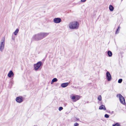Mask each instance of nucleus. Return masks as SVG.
Masks as SVG:
<instances>
[{
    "instance_id": "6e6552de",
    "label": "nucleus",
    "mask_w": 126,
    "mask_h": 126,
    "mask_svg": "<svg viewBox=\"0 0 126 126\" xmlns=\"http://www.w3.org/2000/svg\"><path fill=\"white\" fill-rule=\"evenodd\" d=\"M69 83L66 82L63 83L61 85V86L62 87L65 88L69 84Z\"/></svg>"
},
{
    "instance_id": "5701e85b",
    "label": "nucleus",
    "mask_w": 126,
    "mask_h": 126,
    "mask_svg": "<svg viewBox=\"0 0 126 126\" xmlns=\"http://www.w3.org/2000/svg\"><path fill=\"white\" fill-rule=\"evenodd\" d=\"M63 109V107H59V110L60 111L61 110H62Z\"/></svg>"
},
{
    "instance_id": "f3484780",
    "label": "nucleus",
    "mask_w": 126,
    "mask_h": 126,
    "mask_svg": "<svg viewBox=\"0 0 126 126\" xmlns=\"http://www.w3.org/2000/svg\"><path fill=\"white\" fill-rule=\"evenodd\" d=\"M97 99L101 101L102 100V97L101 95H99Z\"/></svg>"
},
{
    "instance_id": "6ab92c4d",
    "label": "nucleus",
    "mask_w": 126,
    "mask_h": 126,
    "mask_svg": "<svg viewBox=\"0 0 126 126\" xmlns=\"http://www.w3.org/2000/svg\"><path fill=\"white\" fill-rule=\"evenodd\" d=\"M120 125L119 123H117L112 125V126H120Z\"/></svg>"
},
{
    "instance_id": "7ed1b4c3",
    "label": "nucleus",
    "mask_w": 126,
    "mask_h": 126,
    "mask_svg": "<svg viewBox=\"0 0 126 126\" xmlns=\"http://www.w3.org/2000/svg\"><path fill=\"white\" fill-rule=\"evenodd\" d=\"M34 38L36 40H39L43 38L41 33L35 35Z\"/></svg>"
},
{
    "instance_id": "a211bd4d",
    "label": "nucleus",
    "mask_w": 126,
    "mask_h": 126,
    "mask_svg": "<svg viewBox=\"0 0 126 126\" xmlns=\"http://www.w3.org/2000/svg\"><path fill=\"white\" fill-rule=\"evenodd\" d=\"M57 81V79H52L51 82V84H52L54 82H55Z\"/></svg>"
},
{
    "instance_id": "f257e3e1",
    "label": "nucleus",
    "mask_w": 126,
    "mask_h": 126,
    "mask_svg": "<svg viewBox=\"0 0 126 126\" xmlns=\"http://www.w3.org/2000/svg\"><path fill=\"white\" fill-rule=\"evenodd\" d=\"M79 25V23L78 22L74 21L70 22L69 25V26L70 28L74 29H78Z\"/></svg>"
},
{
    "instance_id": "39448f33",
    "label": "nucleus",
    "mask_w": 126,
    "mask_h": 126,
    "mask_svg": "<svg viewBox=\"0 0 126 126\" xmlns=\"http://www.w3.org/2000/svg\"><path fill=\"white\" fill-rule=\"evenodd\" d=\"M23 99L22 97L20 96L16 97V100L17 102L18 103H21L23 101Z\"/></svg>"
},
{
    "instance_id": "4468645a",
    "label": "nucleus",
    "mask_w": 126,
    "mask_h": 126,
    "mask_svg": "<svg viewBox=\"0 0 126 126\" xmlns=\"http://www.w3.org/2000/svg\"><path fill=\"white\" fill-rule=\"evenodd\" d=\"M108 54L109 56L111 57L112 56V53L111 51H109L108 52Z\"/></svg>"
},
{
    "instance_id": "bb28decb",
    "label": "nucleus",
    "mask_w": 126,
    "mask_h": 126,
    "mask_svg": "<svg viewBox=\"0 0 126 126\" xmlns=\"http://www.w3.org/2000/svg\"><path fill=\"white\" fill-rule=\"evenodd\" d=\"M109 81H110V80L111 79H108Z\"/></svg>"
},
{
    "instance_id": "b1692460",
    "label": "nucleus",
    "mask_w": 126,
    "mask_h": 126,
    "mask_svg": "<svg viewBox=\"0 0 126 126\" xmlns=\"http://www.w3.org/2000/svg\"><path fill=\"white\" fill-rule=\"evenodd\" d=\"M122 81V79H119L118 80V82L119 83H121Z\"/></svg>"
},
{
    "instance_id": "423d86ee",
    "label": "nucleus",
    "mask_w": 126,
    "mask_h": 126,
    "mask_svg": "<svg viewBox=\"0 0 126 126\" xmlns=\"http://www.w3.org/2000/svg\"><path fill=\"white\" fill-rule=\"evenodd\" d=\"M53 21L55 23H60L61 21V19L59 18H56L54 19Z\"/></svg>"
},
{
    "instance_id": "412c9836",
    "label": "nucleus",
    "mask_w": 126,
    "mask_h": 126,
    "mask_svg": "<svg viewBox=\"0 0 126 126\" xmlns=\"http://www.w3.org/2000/svg\"><path fill=\"white\" fill-rule=\"evenodd\" d=\"M119 30H120V27H119L117 30L116 31V34H117V33H119Z\"/></svg>"
},
{
    "instance_id": "9b49d317",
    "label": "nucleus",
    "mask_w": 126,
    "mask_h": 126,
    "mask_svg": "<svg viewBox=\"0 0 126 126\" xmlns=\"http://www.w3.org/2000/svg\"><path fill=\"white\" fill-rule=\"evenodd\" d=\"M107 79H111V76L109 72L107 71L106 74Z\"/></svg>"
},
{
    "instance_id": "cd10ccee",
    "label": "nucleus",
    "mask_w": 126,
    "mask_h": 126,
    "mask_svg": "<svg viewBox=\"0 0 126 126\" xmlns=\"http://www.w3.org/2000/svg\"><path fill=\"white\" fill-rule=\"evenodd\" d=\"M53 79H56V78H54Z\"/></svg>"
},
{
    "instance_id": "f03ea898",
    "label": "nucleus",
    "mask_w": 126,
    "mask_h": 126,
    "mask_svg": "<svg viewBox=\"0 0 126 126\" xmlns=\"http://www.w3.org/2000/svg\"><path fill=\"white\" fill-rule=\"evenodd\" d=\"M117 97H119V100L121 103L123 105L125 104V99L123 96L120 94H118L116 96Z\"/></svg>"
},
{
    "instance_id": "2eb2a0df",
    "label": "nucleus",
    "mask_w": 126,
    "mask_h": 126,
    "mask_svg": "<svg viewBox=\"0 0 126 126\" xmlns=\"http://www.w3.org/2000/svg\"><path fill=\"white\" fill-rule=\"evenodd\" d=\"M18 31H19V30L18 29H16V30L14 32V34L15 35H16L18 33Z\"/></svg>"
},
{
    "instance_id": "393cba45",
    "label": "nucleus",
    "mask_w": 126,
    "mask_h": 126,
    "mask_svg": "<svg viewBox=\"0 0 126 126\" xmlns=\"http://www.w3.org/2000/svg\"><path fill=\"white\" fill-rule=\"evenodd\" d=\"M79 125L78 123H76L74 124V126H78Z\"/></svg>"
},
{
    "instance_id": "a878e982",
    "label": "nucleus",
    "mask_w": 126,
    "mask_h": 126,
    "mask_svg": "<svg viewBox=\"0 0 126 126\" xmlns=\"http://www.w3.org/2000/svg\"><path fill=\"white\" fill-rule=\"evenodd\" d=\"M86 0H81V1L82 2H84L86 1Z\"/></svg>"
},
{
    "instance_id": "aec40b11",
    "label": "nucleus",
    "mask_w": 126,
    "mask_h": 126,
    "mask_svg": "<svg viewBox=\"0 0 126 126\" xmlns=\"http://www.w3.org/2000/svg\"><path fill=\"white\" fill-rule=\"evenodd\" d=\"M80 98L79 96H77L76 97V100H75L74 102H76V101L78 100Z\"/></svg>"
},
{
    "instance_id": "0eeeda50",
    "label": "nucleus",
    "mask_w": 126,
    "mask_h": 126,
    "mask_svg": "<svg viewBox=\"0 0 126 126\" xmlns=\"http://www.w3.org/2000/svg\"><path fill=\"white\" fill-rule=\"evenodd\" d=\"M4 41L3 40V41L1 43V44L0 46V49L1 51H2L4 48Z\"/></svg>"
},
{
    "instance_id": "9d476101",
    "label": "nucleus",
    "mask_w": 126,
    "mask_h": 126,
    "mask_svg": "<svg viewBox=\"0 0 126 126\" xmlns=\"http://www.w3.org/2000/svg\"><path fill=\"white\" fill-rule=\"evenodd\" d=\"M99 109L100 110H106V108L105 106L103 105H101L99 107Z\"/></svg>"
},
{
    "instance_id": "f8f14e48",
    "label": "nucleus",
    "mask_w": 126,
    "mask_h": 126,
    "mask_svg": "<svg viewBox=\"0 0 126 126\" xmlns=\"http://www.w3.org/2000/svg\"><path fill=\"white\" fill-rule=\"evenodd\" d=\"M42 37H43V38L47 36L48 34V33H41Z\"/></svg>"
},
{
    "instance_id": "dca6fc26",
    "label": "nucleus",
    "mask_w": 126,
    "mask_h": 126,
    "mask_svg": "<svg viewBox=\"0 0 126 126\" xmlns=\"http://www.w3.org/2000/svg\"><path fill=\"white\" fill-rule=\"evenodd\" d=\"M76 97L74 96H71V99L73 100L74 102L75 100H76Z\"/></svg>"
},
{
    "instance_id": "ddd939ff",
    "label": "nucleus",
    "mask_w": 126,
    "mask_h": 126,
    "mask_svg": "<svg viewBox=\"0 0 126 126\" xmlns=\"http://www.w3.org/2000/svg\"><path fill=\"white\" fill-rule=\"evenodd\" d=\"M109 8L110 10L111 11H113L114 9V8L111 5H110Z\"/></svg>"
},
{
    "instance_id": "4be33fe9",
    "label": "nucleus",
    "mask_w": 126,
    "mask_h": 126,
    "mask_svg": "<svg viewBox=\"0 0 126 126\" xmlns=\"http://www.w3.org/2000/svg\"><path fill=\"white\" fill-rule=\"evenodd\" d=\"M104 117L106 118H108L109 117V116L108 114H106L104 115Z\"/></svg>"
},
{
    "instance_id": "20e7f679",
    "label": "nucleus",
    "mask_w": 126,
    "mask_h": 126,
    "mask_svg": "<svg viewBox=\"0 0 126 126\" xmlns=\"http://www.w3.org/2000/svg\"><path fill=\"white\" fill-rule=\"evenodd\" d=\"M42 64V63L41 62H38L36 64L34 65V69L35 70H38Z\"/></svg>"
},
{
    "instance_id": "1a4fd4ad",
    "label": "nucleus",
    "mask_w": 126,
    "mask_h": 126,
    "mask_svg": "<svg viewBox=\"0 0 126 126\" xmlns=\"http://www.w3.org/2000/svg\"><path fill=\"white\" fill-rule=\"evenodd\" d=\"M14 73L12 70L10 71L8 74V76L9 77H11L13 76Z\"/></svg>"
}]
</instances>
